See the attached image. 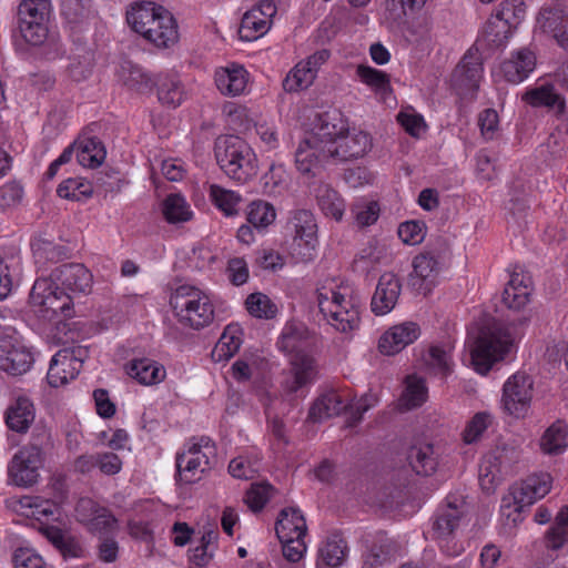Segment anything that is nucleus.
Returning <instances> with one entry per match:
<instances>
[{
    "label": "nucleus",
    "mask_w": 568,
    "mask_h": 568,
    "mask_svg": "<svg viewBox=\"0 0 568 568\" xmlns=\"http://www.w3.org/2000/svg\"><path fill=\"white\" fill-rule=\"evenodd\" d=\"M275 532L277 538L291 536H306V520L297 507L283 508L275 523Z\"/></svg>",
    "instance_id": "c9c22d12"
},
{
    "label": "nucleus",
    "mask_w": 568,
    "mask_h": 568,
    "mask_svg": "<svg viewBox=\"0 0 568 568\" xmlns=\"http://www.w3.org/2000/svg\"><path fill=\"white\" fill-rule=\"evenodd\" d=\"M106 156L102 141L97 136H87L77 141L78 162L85 168H98Z\"/></svg>",
    "instance_id": "ea45409f"
},
{
    "label": "nucleus",
    "mask_w": 568,
    "mask_h": 568,
    "mask_svg": "<svg viewBox=\"0 0 568 568\" xmlns=\"http://www.w3.org/2000/svg\"><path fill=\"white\" fill-rule=\"evenodd\" d=\"M537 58L528 48L514 51L509 59L500 64L504 79L513 84L526 80L536 68Z\"/></svg>",
    "instance_id": "a878e982"
},
{
    "label": "nucleus",
    "mask_w": 568,
    "mask_h": 568,
    "mask_svg": "<svg viewBox=\"0 0 568 568\" xmlns=\"http://www.w3.org/2000/svg\"><path fill=\"white\" fill-rule=\"evenodd\" d=\"M400 292L402 281L396 274L392 272L382 274L372 296V312L377 316L388 314L396 306Z\"/></svg>",
    "instance_id": "412c9836"
},
{
    "label": "nucleus",
    "mask_w": 568,
    "mask_h": 568,
    "mask_svg": "<svg viewBox=\"0 0 568 568\" xmlns=\"http://www.w3.org/2000/svg\"><path fill=\"white\" fill-rule=\"evenodd\" d=\"M10 480L20 487H31L36 484V444L29 442L12 457L8 466Z\"/></svg>",
    "instance_id": "5701e85b"
},
{
    "label": "nucleus",
    "mask_w": 568,
    "mask_h": 568,
    "mask_svg": "<svg viewBox=\"0 0 568 568\" xmlns=\"http://www.w3.org/2000/svg\"><path fill=\"white\" fill-rule=\"evenodd\" d=\"M210 196L212 203L226 216H233L237 214L236 206L242 199L236 192L225 190L220 185L213 184L210 189Z\"/></svg>",
    "instance_id": "5fc2aeb1"
},
{
    "label": "nucleus",
    "mask_w": 568,
    "mask_h": 568,
    "mask_svg": "<svg viewBox=\"0 0 568 568\" xmlns=\"http://www.w3.org/2000/svg\"><path fill=\"white\" fill-rule=\"evenodd\" d=\"M394 554L389 544H373L368 552L364 556L363 568H378L393 564Z\"/></svg>",
    "instance_id": "052dcab7"
},
{
    "label": "nucleus",
    "mask_w": 568,
    "mask_h": 568,
    "mask_svg": "<svg viewBox=\"0 0 568 568\" xmlns=\"http://www.w3.org/2000/svg\"><path fill=\"white\" fill-rule=\"evenodd\" d=\"M16 53L23 60L36 55V0H21L11 29Z\"/></svg>",
    "instance_id": "9d476101"
},
{
    "label": "nucleus",
    "mask_w": 568,
    "mask_h": 568,
    "mask_svg": "<svg viewBox=\"0 0 568 568\" xmlns=\"http://www.w3.org/2000/svg\"><path fill=\"white\" fill-rule=\"evenodd\" d=\"M316 126L318 132L315 135H317V138H326L327 141H324V144H327V146H329L331 143H336V140L347 131L342 113L337 110L318 114Z\"/></svg>",
    "instance_id": "a18cd8bd"
},
{
    "label": "nucleus",
    "mask_w": 568,
    "mask_h": 568,
    "mask_svg": "<svg viewBox=\"0 0 568 568\" xmlns=\"http://www.w3.org/2000/svg\"><path fill=\"white\" fill-rule=\"evenodd\" d=\"M33 419V403L27 396H18L6 410V424L17 433H26Z\"/></svg>",
    "instance_id": "72a5a7b5"
},
{
    "label": "nucleus",
    "mask_w": 568,
    "mask_h": 568,
    "mask_svg": "<svg viewBox=\"0 0 568 568\" xmlns=\"http://www.w3.org/2000/svg\"><path fill=\"white\" fill-rule=\"evenodd\" d=\"M315 78L312 71L303 65V62H298L283 80V89L286 92H298L307 89L313 84Z\"/></svg>",
    "instance_id": "6e6d98bb"
},
{
    "label": "nucleus",
    "mask_w": 568,
    "mask_h": 568,
    "mask_svg": "<svg viewBox=\"0 0 568 568\" xmlns=\"http://www.w3.org/2000/svg\"><path fill=\"white\" fill-rule=\"evenodd\" d=\"M293 384L292 392L314 383L317 377L316 359L303 352H297L292 359Z\"/></svg>",
    "instance_id": "4c0bfd02"
},
{
    "label": "nucleus",
    "mask_w": 568,
    "mask_h": 568,
    "mask_svg": "<svg viewBox=\"0 0 568 568\" xmlns=\"http://www.w3.org/2000/svg\"><path fill=\"white\" fill-rule=\"evenodd\" d=\"M397 234L405 244H419L425 239L426 224L415 220L403 222L398 226Z\"/></svg>",
    "instance_id": "0e129e2a"
},
{
    "label": "nucleus",
    "mask_w": 568,
    "mask_h": 568,
    "mask_svg": "<svg viewBox=\"0 0 568 568\" xmlns=\"http://www.w3.org/2000/svg\"><path fill=\"white\" fill-rule=\"evenodd\" d=\"M426 364L436 375L447 378L453 373L454 365L450 349L443 345H432L428 349Z\"/></svg>",
    "instance_id": "864d4df0"
},
{
    "label": "nucleus",
    "mask_w": 568,
    "mask_h": 568,
    "mask_svg": "<svg viewBox=\"0 0 568 568\" xmlns=\"http://www.w3.org/2000/svg\"><path fill=\"white\" fill-rule=\"evenodd\" d=\"M377 403V397L371 393L364 394L355 403H349V416L347 417L346 424L348 427L357 426L364 414L374 407Z\"/></svg>",
    "instance_id": "774afa93"
},
{
    "label": "nucleus",
    "mask_w": 568,
    "mask_h": 568,
    "mask_svg": "<svg viewBox=\"0 0 568 568\" xmlns=\"http://www.w3.org/2000/svg\"><path fill=\"white\" fill-rule=\"evenodd\" d=\"M248 72L240 64L221 68L215 72V84L224 95L236 97L244 92L247 85Z\"/></svg>",
    "instance_id": "7c9ffc66"
},
{
    "label": "nucleus",
    "mask_w": 568,
    "mask_h": 568,
    "mask_svg": "<svg viewBox=\"0 0 568 568\" xmlns=\"http://www.w3.org/2000/svg\"><path fill=\"white\" fill-rule=\"evenodd\" d=\"M125 368L130 377L146 386L159 384L166 376L164 366L148 357L134 358L126 364Z\"/></svg>",
    "instance_id": "c85d7f7f"
},
{
    "label": "nucleus",
    "mask_w": 568,
    "mask_h": 568,
    "mask_svg": "<svg viewBox=\"0 0 568 568\" xmlns=\"http://www.w3.org/2000/svg\"><path fill=\"white\" fill-rule=\"evenodd\" d=\"M284 173L285 171L282 165L271 163L267 171L260 179L262 192L267 195L278 193L284 182Z\"/></svg>",
    "instance_id": "69168bd1"
},
{
    "label": "nucleus",
    "mask_w": 568,
    "mask_h": 568,
    "mask_svg": "<svg viewBox=\"0 0 568 568\" xmlns=\"http://www.w3.org/2000/svg\"><path fill=\"white\" fill-rule=\"evenodd\" d=\"M67 293H85L91 288L92 274L80 263H68L57 267L48 278Z\"/></svg>",
    "instance_id": "6ab92c4d"
},
{
    "label": "nucleus",
    "mask_w": 568,
    "mask_h": 568,
    "mask_svg": "<svg viewBox=\"0 0 568 568\" xmlns=\"http://www.w3.org/2000/svg\"><path fill=\"white\" fill-rule=\"evenodd\" d=\"M256 12V10H247L241 19L239 34L244 41L257 40L264 36L271 27V23Z\"/></svg>",
    "instance_id": "3c124183"
},
{
    "label": "nucleus",
    "mask_w": 568,
    "mask_h": 568,
    "mask_svg": "<svg viewBox=\"0 0 568 568\" xmlns=\"http://www.w3.org/2000/svg\"><path fill=\"white\" fill-rule=\"evenodd\" d=\"M64 54L51 0H38V59L54 61Z\"/></svg>",
    "instance_id": "6e6552de"
},
{
    "label": "nucleus",
    "mask_w": 568,
    "mask_h": 568,
    "mask_svg": "<svg viewBox=\"0 0 568 568\" xmlns=\"http://www.w3.org/2000/svg\"><path fill=\"white\" fill-rule=\"evenodd\" d=\"M372 148L373 139L368 133L356 130L349 132L347 130L336 140V143L329 144V152L332 159L352 161L363 158Z\"/></svg>",
    "instance_id": "aec40b11"
},
{
    "label": "nucleus",
    "mask_w": 568,
    "mask_h": 568,
    "mask_svg": "<svg viewBox=\"0 0 568 568\" xmlns=\"http://www.w3.org/2000/svg\"><path fill=\"white\" fill-rule=\"evenodd\" d=\"M73 361V352L68 348L59 349L51 358L47 373V383L51 387H59L74 378L73 374L67 371V366Z\"/></svg>",
    "instance_id": "37998d69"
},
{
    "label": "nucleus",
    "mask_w": 568,
    "mask_h": 568,
    "mask_svg": "<svg viewBox=\"0 0 568 568\" xmlns=\"http://www.w3.org/2000/svg\"><path fill=\"white\" fill-rule=\"evenodd\" d=\"M273 490L271 484H253L246 491L244 501L253 513H260L270 501Z\"/></svg>",
    "instance_id": "bf43d9fd"
},
{
    "label": "nucleus",
    "mask_w": 568,
    "mask_h": 568,
    "mask_svg": "<svg viewBox=\"0 0 568 568\" xmlns=\"http://www.w3.org/2000/svg\"><path fill=\"white\" fill-rule=\"evenodd\" d=\"M216 462L200 452L197 447H189L185 452H179L175 456V480L185 485H192L202 479Z\"/></svg>",
    "instance_id": "dca6fc26"
},
{
    "label": "nucleus",
    "mask_w": 568,
    "mask_h": 568,
    "mask_svg": "<svg viewBox=\"0 0 568 568\" xmlns=\"http://www.w3.org/2000/svg\"><path fill=\"white\" fill-rule=\"evenodd\" d=\"M518 460V452L508 445L496 446L484 455L479 465V485L487 493H494L504 475Z\"/></svg>",
    "instance_id": "1a4fd4ad"
},
{
    "label": "nucleus",
    "mask_w": 568,
    "mask_h": 568,
    "mask_svg": "<svg viewBox=\"0 0 568 568\" xmlns=\"http://www.w3.org/2000/svg\"><path fill=\"white\" fill-rule=\"evenodd\" d=\"M38 288L42 290L41 294L38 293V307L41 316L54 321L57 332L68 336L73 324L68 322L73 317L74 312L72 297L44 277H38Z\"/></svg>",
    "instance_id": "39448f33"
},
{
    "label": "nucleus",
    "mask_w": 568,
    "mask_h": 568,
    "mask_svg": "<svg viewBox=\"0 0 568 568\" xmlns=\"http://www.w3.org/2000/svg\"><path fill=\"white\" fill-rule=\"evenodd\" d=\"M10 332L11 328H0V369L18 376L31 368L34 357Z\"/></svg>",
    "instance_id": "2eb2a0df"
},
{
    "label": "nucleus",
    "mask_w": 568,
    "mask_h": 568,
    "mask_svg": "<svg viewBox=\"0 0 568 568\" xmlns=\"http://www.w3.org/2000/svg\"><path fill=\"white\" fill-rule=\"evenodd\" d=\"M246 221L257 233H264L276 220L273 204L264 200H254L246 207Z\"/></svg>",
    "instance_id": "79ce46f5"
},
{
    "label": "nucleus",
    "mask_w": 568,
    "mask_h": 568,
    "mask_svg": "<svg viewBox=\"0 0 568 568\" xmlns=\"http://www.w3.org/2000/svg\"><path fill=\"white\" fill-rule=\"evenodd\" d=\"M170 305L182 325L196 331L209 326L214 320L212 302L194 287L180 286L171 297Z\"/></svg>",
    "instance_id": "20e7f679"
},
{
    "label": "nucleus",
    "mask_w": 568,
    "mask_h": 568,
    "mask_svg": "<svg viewBox=\"0 0 568 568\" xmlns=\"http://www.w3.org/2000/svg\"><path fill=\"white\" fill-rule=\"evenodd\" d=\"M91 532H98L103 537L112 535L118 529V519L106 507H102L93 519L87 525Z\"/></svg>",
    "instance_id": "e2e57ef3"
},
{
    "label": "nucleus",
    "mask_w": 568,
    "mask_h": 568,
    "mask_svg": "<svg viewBox=\"0 0 568 568\" xmlns=\"http://www.w3.org/2000/svg\"><path fill=\"white\" fill-rule=\"evenodd\" d=\"M463 511L456 506L448 504L446 507L437 509L433 519V535L437 539H446L459 526Z\"/></svg>",
    "instance_id": "a19ab883"
},
{
    "label": "nucleus",
    "mask_w": 568,
    "mask_h": 568,
    "mask_svg": "<svg viewBox=\"0 0 568 568\" xmlns=\"http://www.w3.org/2000/svg\"><path fill=\"white\" fill-rule=\"evenodd\" d=\"M542 541L548 550H559L568 542V505L560 508Z\"/></svg>",
    "instance_id": "49530a36"
},
{
    "label": "nucleus",
    "mask_w": 568,
    "mask_h": 568,
    "mask_svg": "<svg viewBox=\"0 0 568 568\" xmlns=\"http://www.w3.org/2000/svg\"><path fill=\"white\" fill-rule=\"evenodd\" d=\"M295 165L303 175L315 176L323 164L332 158L329 146L317 135H311L300 142L295 151Z\"/></svg>",
    "instance_id": "f3484780"
},
{
    "label": "nucleus",
    "mask_w": 568,
    "mask_h": 568,
    "mask_svg": "<svg viewBox=\"0 0 568 568\" xmlns=\"http://www.w3.org/2000/svg\"><path fill=\"white\" fill-rule=\"evenodd\" d=\"M530 293V276L513 273L504 288L501 302L507 308L519 311L529 302Z\"/></svg>",
    "instance_id": "c756f323"
},
{
    "label": "nucleus",
    "mask_w": 568,
    "mask_h": 568,
    "mask_svg": "<svg viewBox=\"0 0 568 568\" xmlns=\"http://www.w3.org/2000/svg\"><path fill=\"white\" fill-rule=\"evenodd\" d=\"M347 556V542L339 534H333L318 547L316 567L323 564L327 568H338Z\"/></svg>",
    "instance_id": "473e14b6"
},
{
    "label": "nucleus",
    "mask_w": 568,
    "mask_h": 568,
    "mask_svg": "<svg viewBox=\"0 0 568 568\" xmlns=\"http://www.w3.org/2000/svg\"><path fill=\"white\" fill-rule=\"evenodd\" d=\"M51 523V518L45 520L38 518V532L43 535L47 540L59 550L64 559L83 557L84 549L79 540L72 536L65 535L61 528L64 523H58V525Z\"/></svg>",
    "instance_id": "b1692460"
},
{
    "label": "nucleus",
    "mask_w": 568,
    "mask_h": 568,
    "mask_svg": "<svg viewBox=\"0 0 568 568\" xmlns=\"http://www.w3.org/2000/svg\"><path fill=\"white\" fill-rule=\"evenodd\" d=\"M534 378L521 371L507 378L503 386L501 406L505 413L524 418L531 405Z\"/></svg>",
    "instance_id": "9b49d317"
},
{
    "label": "nucleus",
    "mask_w": 568,
    "mask_h": 568,
    "mask_svg": "<svg viewBox=\"0 0 568 568\" xmlns=\"http://www.w3.org/2000/svg\"><path fill=\"white\" fill-rule=\"evenodd\" d=\"M295 235L292 243V255L300 262L307 263L315 258L318 245L317 223L312 211L296 210L291 219Z\"/></svg>",
    "instance_id": "4468645a"
},
{
    "label": "nucleus",
    "mask_w": 568,
    "mask_h": 568,
    "mask_svg": "<svg viewBox=\"0 0 568 568\" xmlns=\"http://www.w3.org/2000/svg\"><path fill=\"white\" fill-rule=\"evenodd\" d=\"M551 483L552 478L548 473H540L528 476L520 484L513 485L509 494L501 499L503 514L509 518L511 514L506 510L511 507L518 514L525 511L527 507L550 491Z\"/></svg>",
    "instance_id": "0eeeda50"
},
{
    "label": "nucleus",
    "mask_w": 568,
    "mask_h": 568,
    "mask_svg": "<svg viewBox=\"0 0 568 568\" xmlns=\"http://www.w3.org/2000/svg\"><path fill=\"white\" fill-rule=\"evenodd\" d=\"M356 74L363 83L371 87L377 94L386 95L393 91L389 74L382 70L359 64Z\"/></svg>",
    "instance_id": "8fccbe9b"
},
{
    "label": "nucleus",
    "mask_w": 568,
    "mask_h": 568,
    "mask_svg": "<svg viewBox=\"0 0 568 568\" xmlns=\"http://www.w3.org/2000/svg\"><path fill=\"white\" fill-rule=\"evenodd\" d=\"M162 213L165 221L170 224L187 222L193 215L185 199L178 193H171L164 199Z\"/></svg>",
    "instance_id": "de8ad7c7"
},
{
    "label": "nucleus",
    "mask_w": 568,
    "mask_h": 568,
    "mask_svg": "<svg viewBox=\"0 0 568 568\" xmlns=\"http://www.w3.org/2000/svg\"><path fill=\"white\" fill-rule=\"evenodd\" d=\"M329 323L337 331L344 333L358 328L361 323V303L349 304L348 311L331 312Z\"/></svg>",
    "instance_id": "4d7b16f0"
},
{
    "label": "nucleus",
    "mask_w": 568,
    "mask_h": 568,
    "mask_svg": "<svg viewBox=\"0 0 568 568\" xmlns=\"http://www.w3.org/2000/svg\"><path fill=\"white\" fill-rule=\"evenodd\" d=\"M57 194L61 199L79 202L92 197L93 186L85 179L69 178L58 185Z\"/></svg>",
    "instance_id": "09e8293b"
},
{
    "label": "nucleus",
    "mask_w": 568,
    "mask_h": 568,
    "mask_svg": "<svg viewBox=\"0 0 568 568\" xmlns=\"http://www.w3.org/2000/svg\"><path fill=\"white\" fill-rule=\"evenodd\" d=\"M420 335V327L415 322H404L388 328L378 339V351L393 356L413 344Z\"/></svg>",
    "instance_id": "4be33fe9"
},
{
    "label": "nucleus",
    "mask_w": 568,
    "mask_h": 568,
    "mask_svg": "<svg viewBox=\"0 0 568 568\" xmlns=\"http://www.w3.org/2000/svg\"><path fill=\"white\" fill-rule=\"evenodd\" d=\"M438 449L430 443L413 445L407 454V460L413 471L418 476L428 477L436 473L439 465Z\"/></svg>",
    "instance_id": "cd10ccee"
},
{
    "label": "nucleus",
    "mask_w": 568,
    "mask_h": 568,
    "mask_svg": "<svg viewBox=\"0 0 568 568\" xmlns=\"http://www.w3.org/2000/svg\"><path fill=\"white\" fill-rule=\"evenodd\" d=\"M513 338L509 331L499 326H484L470 344V362L480 375H486L495 363L510 352Z\"/></svg>",
    "instance_id": "7ed1b4c3"
},
{
    "label": "nucleus",
    "mask_w": 568,
    "mask_h": 568,
    "mask_svg": "<svg viewBox=\"0 0 568 568\" xmlns=\"http://www.w3.org/2000/svg\"><path fill=\"white\" fill-rule=\"evenodd\" d=\"M521 100L531 108H544L552 113L557 120H564L566 116V99L559 93L551 82H545L537 87L529 88L523 94Z\"/></svg>",
    "instance_id": "a211bd4d"
},
{
    "label": "nucleus",
    "mask_w": 568,
    "mask_h": 568,
    "mask_svg": "<svg viewBox=\"0 0 568 568\" xmlns=\"http://www.w3.org/2000/svg\"><path fill=\"white\" fill-rule=\"evenodd\" d=\"M342 413L349 415V402H346L336 390H329L313 402L308 409L307 420L322 423L327 418L339 416Z\"/></svg>",
    "instance_id": "bb28decb"
},
{
    "label": "nucleus",
    "mask_w": 568,
    "mask_h": 568,
    "mask_svg": "<svg viewBox=\"0 0 568 568\" xmlns=\"http://www.w3.org/2000/svg\"><path fill=\"white\" fill-rule=\"evenodd\" d=\"M549 14L544 22V27L554 33L559 47L568 50V17H560L551 10Z\"/></svg>",
    "instance_id": "338daca9"
},
{
    "label": "nucleus",
    "mask_w": 568,
    "mask_h": 568,
    "mask_svg": "<svg viewBox=\"0 0 568 568\" xmlns=\"http://www.w3.org/2000/svg\"><path fill=\"white\" fill-rule=\"evenodd\" d=\"M490 424V415L486 412L476 413L471 419L466 424L463 430V440L465 444L470 445L480 439L483 434L487 430Z\"/></svg>",
    "instance_id": "680f3d73"
},
{
    "label": "nucleus",
    "mask_w": 568,
    "mask_h": 568,
    "mask_svg": "<svg viewBox=\"0 0 568 568\" xmlns=\"http://www.w3.org/2000/svg\"><path fill=\"white\" fill-rule=\"evenodd\" d=\"M154 90L159 103L168 109H176L186 99L185 87L179 73L174 71L156 73Z\"/></svg>",
    "instance_id": "393cba45"
},
{
    "label": "nucleus",
    "mask_w": 568,
    "mask_h": 568,
    "mask_svg": "<svg viewBox=\"0 0 568 568\" xmlns=\"http://www.w3.org/2000/svg\"><path fill=\"white\" fill-rule=\"evenodd\" d=\"M123 83L130 90L140 94L154 92L156 74H153L139 64L126 62L122 65Z\"/></svg>",
    "instance_id": "f704fd0d"
},
{
    "label": "nucleus",
    "mask_w": 568,
    "mask_h": 568,
    "mask_svg": "<svg viewBox=\"0 0 568 568\" xmlns=\"http://www.w3.org/2000/svg\"><path fill=\"white\" fill-rule=\"evenodd\" d=\"M526 3L524 0H503L496 11L495 20H489L485 34L495 47L504 45L511 36V29L525 18Z\"/></svg>",
    "instance_id": "ddd939ff"
},
{
    "label": "nucleus",
    "mask_w": 568,
    "mask_h": 568,
    "mask_svg": "<svg viewBox=\"0 0 568 568\" xmlns=\"http://www.w3.org/2000/svg\"><path fill=\"white\" fill-rule=\"evenodd\" d=\"M247 312L256 318L272 320L277 315L276 304L264 293H251L245 300Z\"/></svg>",
    "instance_id": "603ef678"
},
{
    "label": "nucleus",
    "mask_w": 568,
    "mask_h": 568,
    "mask_svg": "<svg viewBox=\"0 0 568 568\" xmlns=\"http://www.w3.org/2000/svg\"><path fill=\"white\" fill-rule=\"evenodd\" d=\"M243 329L239 324H229L211 352L214 362H226L233 357L243 343Z\"/></svg>",
    "instance_id": "2f4dec72"
},
{
    "label": "nucleus",
    "mask_w": 568,
    "mask_h": 568,
    "mask_svg": "<svg viewBox=\"0 0 568 568\" xmlns=\"http://www.w3.org/2000/svg\"><path fill=\"white\" fill-rule=\"evenodd\" d=\"M427 386L423 378L409 376L403 394L405 406L408 409L420 407L427 400Z\"/></svg>",
    "instance_id": "13d9d810"
},
{
    "label": "nucleus",
    "mask_w": 568,
    "mask_h": 568,
    "mask_svg": "<svg viewBox=\"0 0 568 568\" xmlns=\"http://www.w3.org/2000/svg\"><path fill=\"white\" fill-rule=\"evenodd\" d=\"M450 245L444 236H436L424 247L423 252L413 260V270L418 280L419 288L430 291L435 278L446 267L450 260Z\"/></svg>",
    "instance_id": "423d86ee"
},
{
    "label": "nucleus",
    "mask_w": 568,
    "mask_h": 568,
    "mask_svg": "<svg viewBox=\"0 0 568 568\" xmlns=\"http://www.w3.org/2000/svg\"><path fill=\"white\" fill-rule=\"evenodd\" d=\"M214 156L220 169L232 180L244 184L256 176L258 161L250 144L239 135L215 139Z\"/></svg>",
    "instance_id": "f03ea898"
},
{
    "label": "nucleus",
    "mask_w": 568,
    "mask_h": 568,
    "mask_svg": "<svg viewBox=\"0 0 568 568\" xmlns=\"http://www.w3.org/2000/svg\"><path fill=\"white\" fill-rule=\"evenodd\" d=\"M52 499H41L38 496V515L45 519L51 518L52 523L62 524L63 508L62 503L67 498L65 481L61 477L52 478Z\"/></svg>",
    "instance_id": "e433bc0d"
},
{
    "label": "nucleus",
    "mask_w": 568,
    "mask_h": 568,
    "mask_svg": "<svg viewBox=\"0 0 568 568\" xmlns=\"http://www.w3.org/2000/svg\"><path fill=\"white\" fill-rule=\"evenodd\" d=\"M314 191L317 205L323 214L337 222L342 221L345 212V202L339 193L326 183L318 184Z\"/></svg>",
    "instance_id": "58836bf2"
},
{
    "label": "nucleus",
    "mask_w": 568,
    "mask_h": 568,
    "mask_svg": "<svg viewBox=\"0 0 568 568\" xmlns=\"http://www.w3.org/2000/svg\"><path fill=\"white\" fill-rule=\"evenodd\" d=\"M483 59L477 48H470L463 55L450 74V89L460 98L474 97L483 75Z\"/></svg>",
    "instance_id": "f8f14e48"
},
{
    "label": "nucleus",
    "mask_w": 568,
    "mask_h": 568,
    "mask_svg": "<svg viewBox=\"0 0 568 568\" xmlns=\"http://www.w3.org/2000/svg\"><path fill=\"white\" fill-rule=\"evenodd\" d=\"M125 19L132 31L159 50L171 49L179 42L178 21L162 4L135 1L126 9Z\"/></svg>",
    "instance_id": "f257e3e1"
},
{
    "label": "nucleus",
    "mask_w": 568,
    "mask_h": 568,
    "mask_svg": "<svg viewBox=\"0 0 568 568\" xmlns=\"http://www.w3.org/2000/svg\"><path fill=\"white\" fill-rule=\"evenodd\" d=\"M568 427L561 419L552 423L540 438V448L545 454L559 455L567 448Z\"/></svg>",
    "instance_id": "c03bdc74"
}]
</instances>
